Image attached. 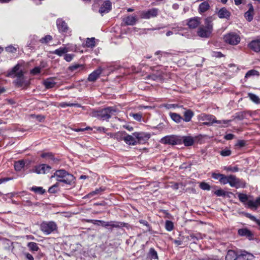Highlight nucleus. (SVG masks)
<instances>
[{
  "label": "nucleus",
  "mask_w": 260,
  "mask_h": 260,
  "mask_svg": "<svg viewBox=\"0 0 260 260\" xmlns=\"http://www.w3.org/2000/svg\"><path fill=\"white\" fill-rule=\"evenodd\" d=\"M84 69V67L82 64H76L72 66H71L69 67L68 69L69 71L73 72L78 69L79 70H83Z\"/></svg>",
  "instance_id": "obj_43"
},
{
  "label": "nucleus",
  "mask_w": 260,
  "mask_h": 260,
  "mask_svg": "<svg viewBox=\"0 0 260 260\" xmlns=\"http://www.w3.org/2000/svg\"><path fill=\"white\" fill-rule=\"evenodd\" d=\"M148 255L152 259H157L158 258L157 253L153 248H151L149 249Z\"/></svg>",
  "instance_id": "obj_39"
},
{
  "label": "nucleus",
  "mask_w": 260,
  "mask_h": 260,
  "mask_svg": "<svg viewBox=\"0 0 260 260\" xmlns=\"http://www.w3.org/2000/svg\"><path fill=\"white\" fill-rule=\"evenodd\" d=\"M21 64L17 63L11 69V70L8 72L7 75L8 77L11 78L17 77V79L14 82L18 87H22L24 82V72L21 69Z\"/></svg>",
  "instance_id": "obj_1"
},
{
  "label": "nucleus",
  "mask_w": 260,
  "mask_h": 260,
  "mask_svg": "<svg viewBox=\"0 0 260 260\" xmlns=\"http://www.w3.org/2000/svg\"><path fill=\"white\" fill-rule=\"evenodd\" d=\"M217 15L220 19H229L231 15V12L225 7L221 8L217 12Z\"/></svg>",
  "instance_id": "obj_17"
},
{
  "label": "nucleus",
  "mask_w": 260,
  "mask_h": 260,
  "mask_svg": "<svg viewBox=\"0 0 260 260\" xmlns=\"http://www.w3.org/2000/svg\"><path fill=\"white\" fill-rule=\"evenodd\" d=\"M162 144H169L172 145L181 144L180 136L171 135L163 137L160 141Z\"/></svg>",
  "instance_id": "obj_9"
},
{
  "label": "nucleus",
  "mask_w": 260,
  "mask_h": 260,
  "mask_svg": "<svg viewBox=\"0 0 260 260\" xmlns=\"http://www.w3.org/2000/svg\"><path fill=\"white\" fill-rule=\"evenodd\" d=\"M171 54H172V53H171L170 52L161 51H157L155 53V55H159V56L158 57V59L159 60H161V56H167V55H171Z\"/></svg>",
  "instance_id": "obj_50"
},
{
  "label": "nucleus",
  "mask_w": 260,
  "mask_h": 260,
  "mask_svg": "<svg viewBox=\"0 0 260 260\" xmlns=\"http://www.w3.org/2000/svg\"><path fill=\"white\" fill-rule=\"evenodd\" d=\"M130 116L133 117L134 119L138 121H141L142 118V114L141 113H130Z\"/></svg>",
  "instance_id": "obj_48"
},
{
  "label": "nucleus",
  "mask_w": 260,
  "mask_h": 260,
  "mask_svg": "<svg viewBox=\"0 0 260 260\" xmlns=\"http://www.w3.org/2000/svg\"><path fill=\"white\" fill-rule=\"evenodd\" d=\"M169 115L171 119L176 123H180L183 120V118L177 113L170 112Z\"/></svg>",
  "instance_id": "obj_32"
},
{
  "label": "nucleus",
  "mask_w": 260,
  "mask_h": 260,
  "mask_svg": "<svg viewBox=\"0 0 260 260\" xmlns=\"http://www.w3.org/2000/svg\"><path fill=\"white\" fill-rule=\"evenodd\" d=\"M248 47L256 52L260 51V39L251 41L248 45Z\"/></svg>",
  "instance_id": "obj_18"
},
{
  "label": "nucleus",
  "mask_w": 260,
  "mask_h": 260,
  "mask_svg": "<svg viewBox=\"0 0 260 260\" xmlns=\"http://www.w3.org/2000/svg\"><path fill=\"white\" fill-rule=\"evenodd\" d=\"M210 5L209 3L207 1H204L200 4L198 8V12L200 14H202L208 11Z\"/></svg>",
  "instance_id": "obj_25"
},
{
  "label": "nucleus",
  "mask_w": 260,
  "mask_h": 260,
  "mask_svg": "<svg viewBox=\"0 0 260 260\" xmlns=\"http://www.w3.org/2000/svg\"><path fill=\"white\" fill-rule=\"evenodd\" d=\"M45 63L42 61L41 63V66L39 67H36L30 71V74L32 75H37L41 73V69L45 68Z\"/></svg>",
  "instance_id": "obj_29"
},
{
  "label": "nucleus",
  "mask_w": 260,
  "mask_h": 260,
  "mask_svg": "<svg viewBox=\"0 0 260 260\" xmlns=\"http://www.w3.org/2000/svg\"><path fill=\"white\" fill-rule=\"evenodd\" d=\"M27 246L29 248V250H30L32 252L38 251V250L39 249L38 244L35 242H28L27 243Z\"/></svg>",
  "instance_id": "obj_37"
},
{
  "label": "nucleus",
  "mask_w": 260,
  "mask_h": 260,
  "mask_svg": "<svg viewBox=\"0 0 260 260\" xmlns=\"http://www.w3.org/2000/svg\"><path fill=\"white\" fill-rule=\"evenodd\" d=\"M112 9V3L110 1H105L99 9V13L103 15L105 13H108Z\"/></svg>",
  "instance_id": "obj_13"
},
{
  "label": "nucleus",
  "mask_w": 260,
  "mask_h": 260,
  "mask_svg": "<svg viewBox=\"0 0 260 260\" xmlns=\"http://www.w3.org/2000/svg\"><path fill=\"white\" fill-rule=\"evenodd\" d=\"M37 41L35 40V39L34 38L32 39V40L30 41L29 43H28L27 47H29V48L31 50L35 49L36 48V42Z\"/></svg>",
  "instance_id": "obj_57"
},
{
  "label": "nucleus",
  "mask_w": 260,
  "mask_h": 260,
  "mask_svg": "<svg viewBox=\"0 0 260 260\" xmlns=\"http://www.w3.org/2000/svg\"><path fill=\"white\" fill-rule=\"evenodd\" d=\"M24 161L23 160H20L15 162L14 168L16 171H20L24 167Z\"/></svg>",
  "instance_id": "obj_34"
},
{
  "label": "nucleus",
  "mask_w": 260,
  "mask_h": 260,
  "mask_svg": "<svg viewBox=\"0 0 260 260\" xmlns=\"http://www.w3.org/2000/svg\"><path fill=\"white\" fill-rule=\"evenodd\" d=\"M106 188L105 187H101L99 188L95 189L94 190L89 192L88 194H86L85 197H84V199H90L92 198L94 196L96 195L101 194L102 192L105 191Z\"/></svg>",
  "instance_id": "obj_22"
},
{
  "label": "nucleus",
  "mask_w": 260,
  "mask_h": 260,
  "mask_svg": "<svg viewBox=\"0 0 260 260\" xmlns=\"http://www.w3.org/2000/svg\"><path fill=\"white\" fill-rule=\"evenodd\" d=\"M6 50L10 53H15L16 51V48L14 46L10 45L6 48Z\"/></svg>",
  "instance_id": "obj_63"
},
{
  "label": "nucleus",
  "mask_w": 260,
  "mask_h": 260,
  "mask_svg": "<svg viewBox=\"0 0 260 260\" xmlns=\"http://www.w3.org/2000/svg\"><path fill=\"white\" fill-rule=\"evenodd\" d=\"M102 222V226L106 228H108V227L113 228H121L123 227H126L128 224L125 222L117 221H105L103 220Z\"/></svg>",
  "instance_id": "obj_11"
},
{
  "label": "nucleus",
  "mask_w": 260,
  "mask_h": 260,
  "mask_svg": "<svg viewBox=\"0 0 260 260\" xmlns=\"http://www.w3.org/2000/svg\"><path fill=\"white\" fill-rule=\"evenodd\" d=\"M87 222H89V223H91L95 225H101L102 226L103 220H95V219H89L87 220Z\"/></svg>",
  "instance_id": "obj_56"
},
{
  "label": "nucleus",
  "mask_w": 260,
  "mask_h": 260,
  "mask_svg": "<svg viewBox=\"0 0 260 260\" xmlns=\"http://www.w3.org/2000/svg\"><path fill=\"white\" fill-rule=\"evenodd\" d=\"M125 143L128 145H136L137 144L136 137L133 135H128L126 133L124 141Z\"/></svg>",
  "instance_id": "obj_20"
},
{
  "label": "nucleus",
  "mask_w": 260,
  "mask_h": 260,
  "mask_svg": "<svg viewBox=\"0 0 260 260\" xmlns=\"http://www.w3.org/2000/svg\"><path fill=\"white\" fill-rule=\"evenodd\" d=\"M240 256L242 260H253L254 258V256L252 254L246 252L242 253Z\"/></svg>",
  "instance_id": "obj_42"
},
{
  "label": "nucleus",
  "mask_w": 260,
  "mask_h": 260,
  "mask_svg": "<svg viewBox=\"0 0 260 260\" xmlns=\"http://www.w3.org/2000/svg\"><path fill=\"white\" fill-rule=\"evenodd\" d=\"M189 237H190V240L192 241L194 243H195L196 241H198L200 239H202V235L200 233L197 234H190ZM188 239L189 240V239Z\"/></svg>",
  "instance_id": "obj_44"
},
{
  "label": "nucleus",
  "mask_w": 260,
  "mask_h": 260,
  "mask_svg": "<svg viewBox=\"0 0 260 260\" xmlns=\"http://www.w3.org/2000/svg\"><path fill=\"white\" fill-rule=\"evenodd\" d=\"M41 231L48 235L57 230V226L54 221H44L40 225Z\"/></svg>",
  "instance_id": "obj_6"
},
{
  "label": "nucleus",
  "mask_w": 260,
  "mask_h": 260,
  "mask_svg": "<svg viewBox=\"0 0 260 260\" xmlns=\"http://www.w3.org/2000/svg\"><path fill=\"white\" fill-rule=\"evenodd\" d=\"M200 187L201 189L204 190H209L211 187L208 183L206 182H201L200 184Z\"/></svg>",
  "instance_id": "obj_51"
},
{
  "label": "nucleus",
  "mask_w": 260,
  "mask_h": 260,
  "mask_svg": "<svg viewBox=\"0 0 260 260\" xmlns=\"http://www.w3.org/2000/svg\"><path fill=\"white\" fill-rule=\"evenodd\" d=\"M74 55L72 54H66L64 56V59L67 62H70L72 60Z\"/></svg>",
  "instance_id": "obj_58"
},
{
  "label": "nucleus",
  "mask_w": 260,
  "mask_h": 260,
  "mask_svg": "<svg viewBox=\"0 0 260 260\" xmlns=\"http://www.w3.org/2000/svg\"><path fill=\"white\" fill-rule=\"evenodd\" d=\"M115 109L111 107L103 109L97 112L96 116L102 120H108L115 113Z\"/></svg>",
  "instance_id": "obj_5"
},
{
  "label": "nucleus",
  "mask_w": 260,
  "mask_h": 260,
  "mask_svg": "<svg viewBox=\"0 0 260 260\" xmlns=\"http://www.w3.org/2000/svg\"><path fill=\"white\" fill-rule=\"evenodd\" d=\"M220 154L222 156H228L231 154V151L229 149H225L221 150Z\"/></svg>",
  "instance_id": "obj_54"
},
{
  "label": "nucleus",
  "mask_w": 260,
  "mask_h": 260,
  "mask_svg": "<svg viewBox=\"0 0 260 260\" xmlns=\"http://www.w3.org/2000/svg\"><path fill=\"white\" fill-rule=\"evenodd\" d=\"M229 181L228 183L230 184L231 187H237V185L239 182V180L235 176L230 175L229 176Z\"/></svg>",
  "instance_id": "obj_28"
},
{
  "label": "nucleus",
  "mask_w": 260,
  "mask_h": 260,
  "mask_svg": "<svg viewBox=\"0 0 260 260\" xmlns=\"http://www.w3.org/2000/svg\"><path fill=\"white\" fill-rule=\"evenodd\" d=\"M126 135L125 132H118L116 133H115V138L114 139L117 140L118 141H121L122 140L124 141V138Z\"/></svg>",
  "instance_id": "obj_36"
},
{
  "label": "nucleus",
  "mask_w": 260,
  "mask_h": 260,
  "mask_svg": "<svg viewBox=\"0 0 260 260\" xmlns=\"http://www.w3.org/2000/svg\"><path fill=\"white\" fill-rule=\"evenodd\" d=\"M236 252L233 250H229L225 256L226 260H236L238 258Z\"/></svg>",
  "instance_id": "obj_31"
},
{
  "label": "nucleus",
  "mask_w": 260,
  "mask_h": 260,
  "mask_svg": "<svg viewBox=\"0 0 260 260\" xmlns=\"http://www.w3.org/2000/svg\"><path fill=\"white\" fill-rule=\"evenodd\" d=\"M214 194H216L217 197H223L225 196V192L223 190L220 189L216 190L214 192Z\"/></svg>",
  "instance_id": "obj_59"
},
{
  "label": "nucleus",
  "mask_w": 260,
  "mask_h": 260,
  "mask_svg": "<svg viewBox=\"0 0 260 260\" xmlns=\"http://www.w3.org/2000/svg\"><path fill=\"white\" fill-rule=\"evenodd\" d=\"M223 39L225 43L232 45L238 44L241 40L240 36L235 32H230L225 34Z\"/></svg>",
  "instance_id": "obj_7"
},
{
  "label": "nucleus",
  "mask_w": 260,
  "mask_h": 260,
  "mask_svg": "<svg viewBox=\"0 0 260 260\" xmlns=\"http://www.w3.org/2000/svg\"><path fill=\"white\" fill-rule=\"evenodd\" d=\"M193 115V112L191 110H186L184 113V118L182 120L185 122H189L191 120Z\"/></svg>",
  "instance_id": "obj_30"
},
{
  "label": "nucleus",
  "mask_w": 260,
  "mask_h": 260,
  "mask_svg": "<svg viewBox=\"0 0 260 260\" xmlns=\"http://www.w3.org/2000/svg\"><path fill=\"white\" fill-rule=\"evenodd\" d=\"M133 135L136 137L137 144H145L150 138L149 133L144 132H135Z\"/></svg>",
  "instance_id": "obj_10"
},
{
  "label": "nucleus",
  "mask_w": 260,
  "mask_h": 260,
  "mask_svg": "<svg viewBox=\"0 0 260 260\" xmlns=\"http://www.w3.org/2000/svg\"><path fill=\"white\" fill-rule=\"evenodd\" d=\"M51 169V167L46 164H41L35 167V172L39 174H45L49 172Z\"/></svg>",
  "instance_id": "obj_15"
},
{
  "label": "nucleus",
  "mask_w": 260,
  "mask_h": 260,
  "mask_svg": "<svg viewBox=\"0 0 260 260\" xmlns=\"http://www.w3.org/2000/svg\"><path fill=\"white\" fill-rule=\"evenodd\" d=\"M238 233L240 236L246 237L250 240H252L253 238V235L252 232L246 228L239 229Z\"/></svg>",
  "instance_id": "obj_19"
},
{
  "label": "nucleus",
  "mask_w": 260,
  "mask_h": 260,
  "mask_svg": "<svg viewBox=\"0 0 260 260\" xmlns=\"http://www.w3.org/2000/svg\"><path fill=\"white\" fill-rule=\"evenodd\" d=\"M30 190L39 194H43L45 192V190L42 187L32 186Z\"/></svg>",
  "instance_id": "obj_38"
},
{
  "label": "nucleus",
  "mask_w": 260,
  "mask_h": 260,
  "mask_svg": "<svg viewBox=\"0 0 260 260\" xmlns=\"http://www.w3.org/2000/svg\"><path fill=\"white\" fill-rule=\"evenodd\" d=\"M223 174L219 173H213L212 174V177L215 179L219 180L220 181V178L222 177Z\"/></svg>",
  "instance_id": "obj_64"
},
{
  "label": "nucleus",
  "mask_w": 260,
  "mask_h": 260,
  "mask_svg": "<svg viewBox=\"0 0 260 260\" xmlns=\"http://www.w3.org/2000/svg\"><path fill=\"white\" fill-rule=\"evenodd\" d=\"M103 70L101 68H99L90 74L88 77V80L90 82H95L102 74Z\"/></svg>",
  "instance_id": "obj_16"
},
{
  "label": "nucleus",
  "mask_w": 260,
  "mask_h": 260,
  "mask_svg": "<svg viewBox=\"0 0 260 260\" xmlns=\"http://www.w3.org/2000/svg\"><path fill=\"white\" fill-rule=\"evenodd\" d=\"M201 18L199 17H194L187 20V25L191 29H194L198 27L201 23Z\"/></svg>",
  "instance_id": "obj_14"
},
{
  "label": "nucleus",
  "mask_w": 260,
  "mask_h": 260,
  "mask_svg": "<svg viewBox=\"0 0 260 260\" xmlns=\"http://www.w3.org/2000/svg\"><path fill=\"white\" fill-rule=\"evenodd\" d=\"M200 119L203 121H211L212 123H215L216 118L212 115L202 114L200 116Z\"/></svg>",
  "instance_id": "obj_26"
},
{
  "label": "nucleus",
  "mask_w": 260,
  "mask_h": 260,
  "mask_svg": "<svg viewBox=\"0 0 260 260\" xmlns=\"http://www.w3.org/2000/svg\"><path fill=\"white\" fill-rule=\"evenodd\" d=\"M233 121L232 119H229V120H216L215 123L218 124H221L220 127H226L230 125V123Z\"/></svg>",
  "instance_id": "obj_35"
},
{
  "label": "nucleus",
  "mask_w": 260,
  "mask_h": 260,
  "mask_svg": "<svg viewBox=\"0 0 260 260\" xmlns=\"http://www.w3.org/2000/svg\"><path fill=\"white\" fill-rule=\"evenodd\" d=\"M224 170H226L227 171H230L232 172H237L239 171V168L237 167H232V166H229V167H225Z\"/></svg>",
  "instance_id": "obj_52"
},
{
  "label": "nucleus",
  "mask_w": 260,
  "mask_h": 260,
  "mask_svg": "<svg viewBox=\"0 0 260 260\" xmlns=\"http://www.w3.org/2000/svg\"><path fill=\"white\" fill-rule=\"evenodd\" d=\"M219 182L223 184H226L228 183V182H229V176H226L223 174L222 177H221V178H220Z\"/></svg>",
  "instance_id": "obj_55"
},
{
  "label": "nucleus",
  "mask_w": 260,
  "mask_h": 260,
  "mask_svg": "<svg viewBox=\"0 0 260 260\" xmlns=\"http://www.w3.org/2000/svg\"><path fill=\"white\" fill-rule=\"evenodd\" d=\"M137 21L136 16L129 15L124 18L123 21L126 25H134L136 24Z\"/></svg>",
  "instance_id": "obj_23"
},
{
  "label": "nucleus",
  "mask_w": 260,
  "mask_h": 260,
  "mask_svg": "<svg viewBox=\"0 0 260 260\" xmlns=\"http://www.w3.org/2000/svg\"><path fill=\"white\" fill-rule=\"evenodd\" d=\"M246 114L244 112H239L235 113L232 116L233 121L237 119L238 120H243L245 118Z\"/></svg>",
  "instance_id": "obj_33"
},
{
  "label": "nucleus",
  "mask_w": 260,
  "mask_h": 260,
  "mask_svg": "<svg viewBox=\"0 0 260 260\" xmlns=\"http://www.w3.org/2000/svg\"><path fill=\"white\" fill-rule=\"evenodd\" d=\"M181 144L182 143L185 146H192L194 142L193 138L190 136L180 137Z\"/></svg>",
  "instance_id": "obj_21"
},
{
  "label": "nucleus",
  "mask_w": 260,
  "mask_h": 260,
  "mask_svg": "<svg viewBox=\"0 0 260 260\" xmlns=\"http://www.w3.org/2000/svg\"><path fill=\"white\" fill-rule=\"evenodd\" d=\"M52 40V37L50 35H46L44 37L40 39V42L43 44H46Z\"/></svg>",
  "instance_id": "obj_47"
},
{
  "label": "nucleus",
  "mask_w": 260,
  "mask_h": 260,
  "mask_svg": "<svg viewBox=\"0 0 260 260\" xmlns=\"http://www.w3.org/2000/svg\"><path fill=\"white\" fill-rule=\"evenodd\" d=\"M246 144V142L245 140H240L238 141L236 146L239 147V148H242L245 146Z\"/></svg>",
  "instance_id": "obj_62"
},
{
  "label": "nucleus",
  "mask_w": 260,
  "mask_h": 260,
  "mask_svg": "<svg viewBox=\"0 0 260 260\" xmlns=\"http://www.w3.org/2000/svg\"><path fill=\"white\" fill-rule=\"evenodd\" d=\"M213 20L212 17H208L205 19V25H201L198 29V36L203 38H209L211 36L213 30Z\"/></svg>",
  "instance_id": "obj_2"
},
{
  "label": "nucleus",
  "mask_w": 260,
  "mask_h": 260,
  "mask_svg": "<svg viewBox=\"0 0 260 260\" xmlns=\"http://www.w3.org/2000/svg\"><path fill=\"white\" fill-rule=\"evenodd\" d=\"M248 97L254 103L258 104L260 103V99L258 96L252 93H248Z\"/></svg>",
  "instance_id": "obj_40"
},
{
  "label": "nucleus",
  "mask_w": 260,
  "mask_h": 260,
  "mask_svg": "<svg viewBox=\"0 0 260 260\" xmlns=\"http://www.w3.org/2000/svg\"><path fill=\"white\" fill-rule=\"evenodd\" d=\"M86 46L87 47L92 48L95 46V38H87L86 41Z\"/></svg>",
  "instance_id": "obj_41"
},
{
  "label": "nucleus",
  "mask_w": 260,
  "mask_h": 260,
  "mask_svg": "<svg viewBox=\"0 0 260 260\" xmlns=\"http://www.w3.org/2000/svg\"><path fill=\"white\" fill-rule=\"evenodd\" d=\"M257 72L256 71H255L254 70H251L246 73L245 77L248 78L251 76L255 75L257 74Z\"/></svg>",
  "instance_id": "obj_60"
},
{
  "label": "nucleus",
  "mask_w": 260,
  "mask_h": 260,
  "mask_svg": "<svg viewBox=\"0 0 260 260\" xmlns=\"http://www.w3.org/2000/svg\"><path fill=\"white\" fill-rule=\"evenodd\" d=\"M56 177L58 182H62L68 185H72L75 182V177L64 170H59L55 171L51 178Z\"/></svg>",
  "instance_id": "obj_4"
},
{
  "label": "nucleus",
  "mask_w": 260,
  "mask_h": 260,
  "mask_svg": "<svg viewBox=\"0 0 260 260\" xmlns=\"http://www.w3.org/2000/svg\"><path fill=\"white\" fill-rule=\"evenodd\" d=\"M69 51V49L67 47H60L51 53L53 54L57 55L59 56H61L63 54L67 53Z\"/></svg>",
  "instance_id": "obj_27"
},
{
  "label": "nucleus",
  "mask_w": 260,
  "mask_h": 260,
  "mask_svg": "<svg viewBox=\"0 0 260 260\" xmlns=\"http://www.w3.org/2000/svg\"><path fill=\"white\" fill-rule=\"evenodd\" d=\"M56 84L54 78H47L43 81V85L47 89L53 88Z\"/></svg>",
  "instance_id": "obj_24"
},
{
  "label": "nucleus",
  "mask_w": 260,
  "mask_h": 260,
  "mask_svg": "<svg viewBox=\"0 0 260 260\" xmlns=\"http://www.w3.org/2000/svg\"><path fill=\"white\" fill-rule=\"evenodd\" d=\"M246 216L247 217L249 218V219H250L251 220H252V221H256L257 222V223L259 225H260V220H257L256 218H255V217H254V216L252 215L251 214H250L249 213H246Z\"/></svg>",
  "instance_id": "obj_61"
},
{
  "label": "nucleus",
  "mask_w": 260,
  "mask_h": 260,
  "mask_svg": "<svg viewBox=\"0 0 260 260\" xmlns=\"http://www.w3.org/2000/svg\"><path fill=\"white\" fill-rule=\"evenodd\" d=\"M158 9L152 8L147 11H143L141 14V17L144 19H149L151 17H155L157 16Z\"/></svg>",
  "instance_id": "obj_12"
},
{
  "label": "nucleus",
  "mask_w": 260,
  "mask_h": 260,
  "mask_svg": "<svg viewBox=\"0 0 260 260\" xmlns=\"http://www.w3.org/2000/svg\"><path fill=\"white\" fill-rule=\"evenodd\" d=\"M56 25L59 32L63 35H71L72 31L70 30L68 24L62 18L56 20Z\"/></svg>",
  "instance_id": "obj_8"
},
{
  "label": "nucleus",
  "mask_w": 260,
  "mask_h": 260,
  "mask_svg": "<svg viewBox=\"0 0 260 260\" xmlns=\"http://www.w3.org/2000/svg\"><path fill=\"white\" fill-rule=\"evenodd\" d=\"M41 156L42 158H46V159H48V160H54V156L52 153H50V152L43 153L41 154Z\"/></svg>",
  "instance_id": "obj_46"
},
{
  "label": "nucleus",
  "mask_w": 260,
  "mask_h": 260,
  "mask_svg": "<svg viewBox=\"0 0 260 260\" xmlns=\"http://www.w3.org/2000/svg\"><path fill=\"white\" fill-rule=\"evenodd\" d=\"M166 229L168 231H171L174 228L173 223L170 220H167L165 223Z\"/></svg>",
  "instance_id": "obj_49"
},
{
  "label": "nucleus",
  "mask_w": 260,
  "mask_h": 260,
  "mask_svg": "<svg viewBox=\"0 0 260 260\" xmlns=\"http://www.w3.org/2000/svg\"><path fill=\"white\" fill-rule=\"evenodd\" d=\"M244 17L249 21L250 22L253 19V14L250 11H247L244 14Z\"/></svg>",
  "instance_id": "obj_53"
},
{
  "label": "nucleus",
  "mask_w": 260,
  "mask_h": 260,
  "mask_svg": "<svg viewBox=\"0 0 260 260\" xmlns=\"http://www.w3.org/2000/svg\"><path fill=\"white\" fill-rule=\"evenodd\" d=\"M240 201L243 203L246 207L252 210H256L260 206V197H258L255 201L251 199V197L246 194L240 192L237 193Z\"/></svg>",
  "instance_id": "obj_3"
},
{
  "label": "nucleus",
  "mask_w": 260,
  "mask_h": 260,
  "mask_svg": "<svg viewBox=\"0 0 260 260\" xmlns=\"http://www.w3.org/2000/svg\"><path fill=\"white\" fill-rule=\"evenodd\" d=\"M58 186V183H56L49 188L48 192L51 193H54L57 192L59 190Z\"/></svg>",
  "instance_id": "obj_45"
}]
</instances>
